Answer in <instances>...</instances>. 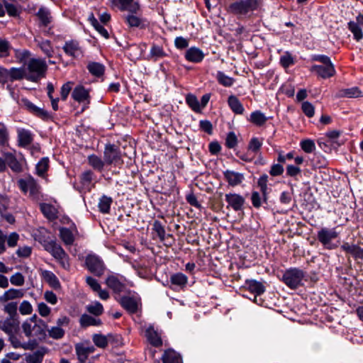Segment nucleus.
Masks as SVG:
<instances>
[{"label":"nucleus","instance_id":"obj_1","mask_svg":"<svg viewBox=\"0 0 363 363\" xmlns=\"http://www.w3.org/2000/svg\"><path fill=\"white\" fill-rule=\"evenodd\" d=\"M311 62H318L321 65H313L310 71L315 73L318 77L323 79H330L336 74L335 65L330 57L325 55L314 54L311 55Z\"/></svg>","mask_w":363,"mask_h":363},{"label":"nucleus","instance_id":"obj_2","mask_svg":"<svg viewBox=\"0 0 363 363\" xmlns=\"http://www.w3.org/2000/svg\"><path fill=\"white\" fill-rule=\"evenodd\" d=\"M48 69L46 61L41 58H30L27 64L28 81L37 83L45 78Z\"/></svg>","mask_w":363,"mask_h":363},{"label":"nucleus","instance_id":"obj_3","mask_svg":"<svg viewBox=\"0 0 363 363\" xmlns=\"http://www.w3.org/2000/svg\"><path fill=\"white\" fill-rule=\"evenodd\" d=\"M123 157H128V153L122 152L118 144L110 143L106 144L104 151V160L106 164L121 167L124 163ZM128 157L130 158L129 156Z\"/></svg>","mask_w":363,"mask_h":363},{"label":"nucleus","instance_id":"obj_4","mask_svg":"<svg viewBox=\"0 0 363 363\" xmlns=\"http://www.w3.org/2000/svg\"><path fill=\"white\" fill-rule=\"evenodd\" d=\"M259 0H237L228 5L227 12L234 16H246L250 12L257 10Z\"/></svg>","mask_w":363,"mask_h":363},{"label":"nucleus","instance_id":"obj_5","mask_svg":"<svg viewBox=\"0 0 363 363\" xmlns=\"http://www.w3.org/2000/svg\"><path fill=\"white\" fill-rule=\"evenodd\" d=\"M304 271L297 267H290L282 272L280 280L291 289L303 286Z\"/></svg>","mask_w":363,"mask_h":363},{"label":"nucleus","instance_id":"obj_6","mask_svg":"<svg viewBox=\"0 0 363 363\" xmlns=\"http://www.w3.org/2000/svg\"><path fill=\"white\" fill-rule=\"evenodd\" d=\"M339 233L335 228H322L317 233V240L321 243L323 248L328 250H335L339 246V242H333L338 237Z\"/></svg>","mask_w":363,"mask_h":363},{"label":"nucleus","instance_id":"obj_7","mask_svg":"<svg viewBox=\"0 0 363 363\" xmlns=\"http://www.w3.org/2000/svg\"><path fill=\"white\" fill-rule=\"evenodd\" d=\"M242 288L254 295L253 301L255 303L259 306L264 305V301L260 297L266 291L264 282L253 279H247Z\"/></svg>","mask_w":363,"mask_h":363},{"label":"nucleus","instance_id":"obj_8","mask_svg":"<svg viewBox=\"0 0 363 363\" xmlns=\"http://www.w3.org/2000/svg\"><path fill=\"white\" fill-rule=\"evenodd\" d=\"M86 268L94 276L101 277L106 270L103 259L95 254H89L85 258Z\"/></svg>","mask_w":363,"mask_h":363},{"label":"nucleus","instance_id":"obj_9","mask_svg":"<svg viewBox=\"0 0 363 363\" xmlns=\"http://www.w3.org/2000/svg\"><path fill=\"white\" fill-rule=\"evenodd\" d=\"M23 107L28 112L34 116L40 118L43 121H52V116L48 111L39 108L26 98L21 99Z\"/></svg>","mask_w":363,"mask_h":363},{"label":"nucleus","instance_id":"obj_10","mask_svg":"<svg viewBox=\"0 0 363 363\" xmlns=\"http://www.w3.org/2000/svg\"><path fill=\"white\" fill-rule=\"evenodd\" d=\"M19 189L24 194L29 191L30 196H36L40 193V186L35 178L29 174L26 179H19L17 181Z\"/></svg>","mask_w":363,"mask_h":363},{"label":"nucleus","instance_id":"obj_11","mask_svg":"<svg viewBox=\"0 0 363 363\" xmlns=\"http://www.w3.org/2000/svg\"><path fill=\"white\" fill-rule=\"evenodd\" d=\"M138 13L128 12L124 16V22L130 28H138L145 30L150 26L149 21L144 17L138 16Z\"/></svg>","mask_w":363,"mask_h":363},{"label":"nucleus","instance_id":"obj_12","mask_svg":"<svg viewBox=\"0 0 363 363\" xmlns=\"http://www.w3.org/2000/svg\"><path fill=\"white\" fill-rule=\"evenodd\" d=\"M112 6L117 8L121 11L139 13L141 6L138 0H109Z\"/></svg>","mask_w":363,"mask_h":363},{"label":"nucleus","instance_id":"obj_13","mask_svg":"<svg viewBox=\"0 0 363 363\" xmlns=\"http://www.w3.org/2000/svg\"><path fill=\"white\" fill-rule=\"evenodd\" d=\"M225 200L228 205V209H233L235 212L243 211L245 208V199L240 194L229 193L225 195Z\"/></svg>","mask_w":363,"mask_h":363},{"label":"nucleus","instance_id":"obj_14","mask_svg":"<svg viewBox=\"0 0 363 363\" xmlns=\"http://www.w3.org/2000/svg\"><path fill=\"white\" fill-rule=\"evenodd\" d=\"M347 28L352 33L353 39L359 42L363 39V14L359 13L355 21H350L347 23Z\"/></svg>","mask_w":363,"mask_h":363},{"label":"nucleus","instance_id":"obj_15","mask_svg":"<svg viewBox=\"0 0 363 363\" xmlns=\"http://www.w3.org/2000/svg\"><path fill=\"white\" fill-rule=\"evenodd\" d=\"M71 96L74 101L79 104L84 102H86V105L90 104L91 96L89 94V91L83 85H77L74 88ZM87 107L88 106H84L82 111H84Z\"/></svg>","mask_w":363,"mask_h":363},{"label":"nucleus","instance_id":"obj_16","mask_svg":"<svg viewBox=\"0 0 363 363\" xmlns=\"http://www.w3.org/2000/svg\"><path fill=\"white\" fill-rule=\"evenodd\" d=\"M188 282V277L182 272L172 274L169 277V288L173 291L183 289Z\"/></svg>","mask_w":363,"mask_h":363},{"label":"nucleus","instance_id":"obj_17","mask_svg":"<svg viewBox=\"0 0 363 363\" xmlns=\"http://www.w3.org/2000/svg\"><path fill=\"white\" fill-rule=\"evenodd\" d=\"M224 179L230 186H237L245 180V176L242 173L227 169L223 172Z\"/></svg>","mask_w":363,"mask_h":363},{"label":"nucleus","instance_id":"obj_18","mask_svg":"<svg viewBox=\"0 0 363 363\" xmlns=\"http://www.w3.org/2000/svg\"><path fill=\"white\" fill-rule=\"evenodd\" d=\"M117 301L130 314L136 313L138 310V304L134 297L123 296Z\"/></svg>","mask_w":363,"mask_h":363},{"label":"nucleus","instance_id":"obj_19","mask_svg":"<svg viewBox=\"0 0 363 363\" xmlns=\"http://www.w3.org/2000/svg\"><path fill=\"white\" fill-rule=\"evenodd\" d=\"M62 50L67 56L73 58H76L77 57V54L78 52H82L79 42L76 39L65 41V45L62 47Z\"/></svg>","mask_w":363,"mask_h":363},{"label":"nucleus","instance_id":"obj_20","mask_svg":"<svg viewBox=\"0 0 363 363\" xmlns=\"http://www.w3.org/2000/svg\"><path fill=\"white\" fill-rule=\"evenodd\" d=\"M33 136L34 135L30 130L25 128H18V145L21 147H26L33 143Z\"/></svg>","mask_w":363,"mask_h":363},{"label":"nucleus","instance_id":"obj_21","mask_svg":"<svg viewBox=\"0 0 363 363\" xmlns=\"http://www.w3.org/2000/svg\"><path fill=\"white\" fill-rule=\"evenodd\" d=\"M184 57L189 62L200 63L204 59L205 54L200 48L193 46L186 50Z\"/></svg>","mask_w":363,"mask_h":363},{"label":"nucleus","instance_id":"obj_22","mask_svg":"<svg viewBox=\"0 0 363 363\" xmlns=\"http://www.w3.org/2000/svg\"><path fill=\"white\" fill-rule=\"evenodd\" d=\"M107 286L113 291L114 294H119L125 289V284L121 281L116 275H109L105 281Z\"/></svg>","mask_w":363,"mask_h":363},{"label":"nucleus","instance_id":"obj_23","mask_svg":"<svg viewBox=\"0 0 363 363\" xmlns=\"http://www.w3.org/2000/svg\"><path fill=\"white\" fill-rule=\"evenodd\" d=\"M39 20V27H48L52 21L50 11L44 6H41L35 13Z\"/></svg>","mask_w":363,"mask_h":363},{"label":"nucleus","instance_id":"obj_24","mask_svg":"<svg viewBox=\"0 0 363 363\" xmlns=\"http://www.w3.org/2000/svg\"><path fill=\"white\" fill-rule=\"evenodd\" d=\"M167 56H168V55L165 52L162 45L152 43L147 60L152 62H157Z\"/></svg>","mask_w":363,"mask_h":363},{"label":"nucleus","instance_id":"obj_25","mask_svg":"<svg viewBox=\"0 0 363 363\" xmlns=\"http://www.w3.org/2000/svg\"><path fill=\"white\" fill-rule=\"evenodd\" d=\"M145 336L151 345L159 347L162 345V340L153 325H149L145 330Z\"/></svg>","mask_w":363,"mask_h":363},{"label":"nucleus","instance_id":"obj_26","mask_svg":"<svg viewBox=\"0 0 363 363\" xmlns=\"http://www.w3.org/2000/svg\"><path fill=\"white\" fill-rule=\"evenodd\" d=\"M340 248L345 253L352 255L355 259H363V248L357 245H350L349 242H344Z\"/></svg>","mask_w":363,"mask_h":363},{"label":"nucleus","instance_id":"obj_27","mask_svg":"<svg viewBox=\"0 0 363 363\" xmlns=\"http://www.w3.org/2000/svg\"><path fill=\"white\" fill-rule=\"evenodd\" d=\"M152 239L157 238L160 242H164L166 237V231L164 225L159 220H154L152 224Z\"/></svg>","mask_w":363,"mask_h":363},{"label":"nucleus","instance_id":"obj_28","mask_svg":"<svg viewBox=\"0 0 363 363\" xmlns=\"http://www.w3.org/2000/svg\"><path fill=\"white\" fill-rule=\"evenodd\" d=\"M43 280L49 284V286L55 290L61 288V284L57 276L51 271L43 270L41 273Z\"/></svg>","mask_w":363,"mask_h":363},{"label":"nucleus","instance_id":"obj_29","mask_svg":"<svg viewBox=\"0 0 363 363\" xmlns=\"http://www.w3.org/2000/svg\"><path fill=\"white\" fill-rule=\"evenodd\" d=\"M89 72L96 78H101L104 75L106 67L104 64L98 62H89L86 65Z\"/></svg>","mask_w":363,"mask_h":363},{"label":"nucleus","instance_id":"obj_30","mask_svg":"<svg viewBox=\"0 0 363 363\" xmlns=\"http://www.w3.org/2000/svg\"><path fill=\"white\" fill-rule=\"evenodd\" d=\"M46 251L49 252L56 259L67 257L64 249L55 241L47 244Z\"/></svg>","mask_w":363,"mask_h":363},{"label":"nucleus","instance_id":"obj_31","mask_svg":"<svg viewBox=\"0 0 363 363\" xmlns=\"http://www.w3.org/2000/svg\"><path fill=\"white\" fill-rule=\"evenodd\" d=\"M162 360L163 363H182L180 354L172 348H169L164 352Z\"/></svg>","mask_w":363,"mask_h":363},{"label":"nucleus","instance_id":"obj_32","mask_svg":"<svg viewBox=\"0 0 363 363\" xmlns=\"http://www.w3.org/2000/svg\"><path fill=\"white\" fill-rule=\"evenodd\" d=\"M40 210L43 216L49 220L52 221L57 218V211L55 208L50 203H40Z\"/></svg>","mask_w":363,"mask_h":363},{"label":"nucleus","instance_id":"obj_33","mask_svg":"<svg viewBox=\"0 0 363 363\" xmlns=\"http://www.w3.org/2000/svg\"><path fill=\"white\" fill-rule=\"evenodd\" d=\"M79 322L81 328H86L89 326H99L102 325L101 319L95 318L86 313H84L80 316Z\"/></svg>","mask_w":363,"mask_h":363},{"label":"nucleus","instance_id":"obj_34","mask_svg":"<svg viewBox=\"0 0 363 363\" xmlns=\"http://www.w3.org/2000/svg\"><path fill=\"white\" fill-rule=\"evenodd\" d=\"M268 119L269 118H267L261 111L256 110L251 113L247 121L257 127H262L266 123Z\"/></svg>","mask_w":363,"mask_h":363},{"label":"nucleus","instance_id":"obj_35","mask_svg":"<svg viewBox=\"0 0 363 363\" xmlns=\"http://www.w3.org/2000/svg\"><path fill=\"white\" fill-rule=\"evenodd\" d=\"M228 104L230 110L235 113L238 115L243 114L245 108L239 99L235 95H230L228 98Z\"/></svg>","mask_w":363,"mask_h":363},{"label":"nucleus","instance_id":"obj_36","mask_svg":"<svg viewBox=\"0 0 363 363\" xmlns=\"http://www.w3.org/2000/svg\"><path fill=\"white\" fill-rule=\"evenodd\" d=\"M48 352V348L44 346L40 347L33 354H28L26 357L27 363H42L45 354Z\"/></svg>","mask_w":363,"mask_h":363},{"label":"nucleus","instance_id":"obj_37","mask_svg":"<svg viewBox=\"0 0 363 363\" xmlns=\"http://www.w3.org/2000/svg\"><path fill=\"white\" fill-rule=\"evenodd\" d=\"M113 202L112 197L103 194L99 199L98 208L100 213L108 214Z\"/></svg>","mask_w":363,"mask_h":363},{"label":"nucleus","instance_id":"obj_38","mask_svg":"<svg viewBox=\"0 0 363 363\" xmlns=\"http://www.w3.org/2000/svg\"><path fill=\"white\" fill-rule=\"evenodd\" d=\"M362 96V92L357 86L342 89L337 93V98H358Z\"/></svg>","mask_w":363,"mask_h":363},{"label":"nucleus","instance_id":"obj_39","mask_svg":"<svg viewBox=\"0 0 363 363\" xmlns=\"http://www.w3.org/2000/svg\"><path fill=\"white\" fill-rule=\"evenodd\" d=\"M4 156L6 158V164L13 172L20 173L23 171L21 164L13 153L6 152L5 153Z\"/></svg>","mask_w":363,"mask_h":363},{"label":"nucleus","instance_id":"obj_40","mask_svg":"<svg viewBox=\"0 0 363 363\" xmlns=\"http://www.w3.org/2000/svg\"><path fill=\"white\" fill-rule=\"evenodd\" d=\"M75 350L79 362L80 363H84L89 354L93 353L95 349L93 346L84 347L78 344L76 345Z\"/></svg>","mask_w":363,"mask_h":363},{"label":"nucleus","instance_id":"obj_41","mask_svg":"<svg viewBox=\"0 0 363 363\" xmlns=\"http://www.w3.org/2000/svg\"><path fill=\"white\" fill-rule=\"evenodd\" d=\"M87 162L94 170L101 172L104 170L105 166V161L103 160L100 157L95 154H91L88 156Z\"/></svg>","mask_w":363,"mask_h":363},{"label":"nucleus","instance_id":"obj_42","mask_svg":"<svg viewBox=\"0 0 363 363\" xmlns=\"http://www.w3.org/2000/svg\"><path fill=\"white\" fill-rule=\"evenodd\" d=\"M23 295L24 294L21 289H10L0 296V301L6 302L9 300L22 298Z\"/></svg>","mask_w":363,"mask_h":363},{"label":"nucleus","instance_id":"obj_43","mask_svg":"<svg viewBox=\"0 0 363 363\" xmlns=\"http://www.w3.org/2000/svg\"><path fill=\"white\" fill-rule=\"evenodd\" d=\"M60 238L66 245H71L74 242V237L70 229L62 227L60 228Z\"/></svg>","mask_w":363,"mask_h":363},{"label":"nucleus","instance_id":"obj_44","mask_svg":"<svg viewBox=\"0 0 363 363\" xmlns=\"http://www.w3.org/2000/svg\"><path fill=\"white\" fill-rule=\"evenodd\" d=\"M185 101L189 107L195 113H201L200 103L197 97L193 94H188L185 97Z\"/></svg>","mask_w":363,"mask_h":363},{"label":"nucleus","instance_id":"obj_45","mask_svg":"<svg viewBox=\"0 0 363 363\" xmlns=\"http://www.w3.org/2000/svg\"><path fill=\"white\" fill-rule=\"evenodd\" d=\"M216 79L219 84L225 86L230 87L235 82V79L226 75L222 71H218L216 74Z\"/></svg>","mask_w":363,"mask_h":363},{"label":"nucleus","instance_id":"obj_46","mask_svg":"<svg viewBox=\"0 0 363 363\" xmlns=\"http://www.w3.org/2000/svg\"><path fill=\"white\" fill-rule=\"evenodd\" d=\"M50 160L48 157H42L36 164V174L40 176H44L49 169Z\"/></svg>","mask_w":363,"mask_h":363},{"label":"nucleus","instance_id":"obj_47","mask_svg":"<svg viewBox=\"0 0 363 363\" xmlns=\"http://www.w3.org/2000/svg\"><path fill=\"white\" fill-rule=\"evenodd\" d=\"M9 72L11 82L21 80L23 78L26 79V77L27 76V74L26 73V71L23 67H12L10 69H9Z\"/></svg>","mask_w":363,"mask_h":363},{"label":"nucleus","instance_id":"obj_48","mask_svg":"<svg viewBox=\"0 0 363 363\" xmlns=\"http://www.w3.org/2000/svg\"><path fill=\"white\" fill-rule=\"evenodd\" d=\"M38 47L48 57L50 58L53 56L54 50L50 40H42L38 43Z\"/></svg>","mask_w":363,"mask_h":363},{"label":"nucleus","instance_id":"obj_49","mask_svg":"<svg viewBox=\"0 0 363 363\" xmlns=\"http://www.w3.org/2000/svg\"><path fill=\"white\" fill-rule=\"evenodd\" d=\"M295 63L296 60L294 57L289 51L285 52L284 54L280 57L279 64L284 69L289 68L295 65Z\"/></svg>","mask_w":363,"mask_h":363},{"label":"nucleus","instance_id":"obj_50","mask_svg":"<svg viewBox=\"0 0 363 363\" xmlns=\"http://www.w3.org/2000/svg\"><path fill=\"white\" fill-rule=\"evenodd\" d=\"M92 340L94 345L99 348L104 349L108 345V335L106 336L102 334H94Z\"/></svg>","mask_w":363,"mask_h":363},{"label":"nucleus","instance_id":"obj_51","mask_svg":"<svg viewBox=\"0 0 363 363\" xmlns=\"http://www.w3.org/2000/svg\"><path fill=\"white\" fill-rule=\"evenodd\" d=\"M86 309L90 314L95 316L102 315L104 311L103 305L99 301H95L94 304L86 306Z\"/></svg>","mask_w":363,"mask_h":363},{"label":"nucleus","instance_id":"obj_52","mask_svg":"<svg viewBox=\"0 0 363 363\" xmlns=\"http://www.w3.org/2000/svg\"><path fill=\"white\" fill-rule=\"evenodd\" d=\"M4 5L7 14L10 17H19L21 11L19 10L16 5L12 3H9L6 0H4Z\"/></svg>","mask_w":363,"mask_h":363},{"label":"nucleus","instance_id":"obj_53","mask_svg":"<svg viewBox=\"0 0 363 363\" xmlns=\"http://www.w3.org/2000/svg\"><path fill=\"white\" fill-rule=\"evenodd\" d=\"M262 146V140L257 137H252L247 145V150L256 154L260 151Z\"/></svg>","mask_w":363,"mask_h":363},{"label":"nucleus","instance_id":"obj_54","mask_svg":"<svg viewBox=\"0 0 363 363\" xmlns=\"http://www.w3.org/2000/svg\"><path fill=\"white\" fill-rule=\"evenodd\" d=\"M238 144V137L233 131L228 133L225 141V145L228 149H233L237 147Z\"/></svg>","mask_w":363,"mask_h":363},{"label":"nucleus","instance_id":"obj_55","mask_svg":"<svg viewBox=\"0 0 363 363\" xmlns=\"http://www.w3.org/2000/svg\"><path fill=\"white\" fill-rule=\"evenodd\" d=\"M48 328L40 326L38 323H35L33 326V336L37 337L39 341H43L46 338V330Z\"/></svg>","mask_w":363,"mask_h":363},{"label":"nucleus","instance_id":"obj_56","mask_svg":"<svg viewBox=\"0 0 363 363\" xmlns=\"http://www.w3.org/2000/svg\"><path fill=\"white\" fill-rule=\"evenodd\" d=\"M9 134L7 128L3 123H0V147L9 146Z\"/></svg>","mask_w":363,"mask_h":363},{"label":"nucleus","instance_id":"obj_57","mask_svg":"<svg viewBox=\"0 0 363 363\" xmlns=\"http://www.w3.org/2000/svg\"><path fill=\"white\" fill-rule=\"evenodd\" d=\"M11 48L12 46L7 40L0 38V57H9Z\"/></svg>","mask_w":363,"mask_h":363},{"label":"nucleus","instance_id":"obj_58","mask_svg":"<svg viewBox=\"0 0 363 363\" xmlns=\"http://www.w3.org/2000/svg\"><path fill=\"white\" fill-rule=\"evenodd\" d=\"M300 147L306 153H312L315 150V145L313 140L304 139L300 142Z\"/></svg>","mask_w":363,"mask_h":363},{"label":"nucleus","instance_id":"obj_59","mask_svg":"<svg viewBox=\"0 0 363 363\" xmlns=\"http://www.w3.org/2000/svg\"><path fill=\"white\" fill-rule=\"evenodd\" d=\"M94 173L91 170L84 171L80 175V183L84 186H88L94 179Z\"/></svg>","mask_w":363,"mask_h":363},{"label":"nucleus","instance_id":"obj_60","mask_svg":"<svg viewBox=\"0 0 363 363\" xmlns=\"http://www.w3.org/2000/svg\"><path fill=\"white\" fill-rule=\"evenodd\" d=\"M48 331L49 336L55 340L62 339L65 334V330L58 326L52 327L51 329L48 330Z\"/></svg>","mask_w":363,"mask_h":363},{"label":"nucleus","instance_id":"obj_61","mask_svg":"<svg viewBox=\"0 0 363 363\" xmlns=\"http://www.w3.org/2000/svg\"><path fill=\"white\" fill-rule=\"evenodd\" d=\"M301 110L308 118H312L315 114V107L309 101H303L302 103Z\"/></svg>","mask_w":363,"mask_h":363},{"label":"nucleus","instance_id":"obj_62","mask_svg":"<svg viewBox=\"0 0 363 363\" xmlns=\"http://www.w3.org/2000/svg\"><path fill=\"white\" fill-rule=\"evenodd\" d=\"M301 169L299 167L294 164H288L286 167V177L296 178L301 174Z\"/></svg>","mask_w":363,"mask_h":363},{"label":"nucleus","instance_id":"obj_63","mask_svg":"<svg viewBox=\"0 0 363 363\" xmlns=\"http://www.w3.org/2000/svg\"><path fill=\"white\" fill-rule=\"evenodd\" d=\"M251 202L254 208L259 209L262 206L261 192L252 191L251 193Z\"/></svg>","mask_w":363,"mask_h":363},{"label":"nucleus","instance_id":"obj_64","mask_svg":"<svg viewBox=\"0 0 363 363\" xmlns=\"http://www.w3.org/2000/svg\"><path fill=\"white\" fill-rule=\"evenodd\" d=\"M199 128L208 135H212L213 133V125L208 120H201L199 121Z\"/></svg>","mask_w":363,"mask_h":363}]
</instances>
